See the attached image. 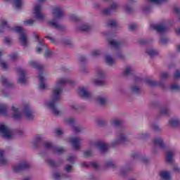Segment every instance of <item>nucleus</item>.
Instances as JSON below:
<instances>
[{
    "label": "nucleus",
    "instance_id": "obj_1",
    "mask_svg": "<svg viewBox=\"0 0 180 180\" xmlns=\"http://www.w3.org/2000/svg\"><path fill=\"white\" fill-rule=\"evenodd\" d=\"M68 83L73 84L74 81L65 77H60L57 79L52 89L51 100L44 102L45 106L51 109L55 116H60V115H61V111L57 108L56 105H57L58 102L61 99V94H63V88L64 87V85Z\"/></svg>",
    "mask_w": 180,
    "mask_h": 180
},
{
    "label": "nucleus",
    "instance_id": "obj_2",
    "mask_svg": "<svg viewBox=\"0 0 180 180\" xmlns=\"http://www.w3.org/2000/svg\"><path fill=\"white\" fill-rule=\"evenodd\" d=\"M27 120L31 121L34 119V111L30 107L27 102H22L21 105L18 103H13L11 107V116L14 120H20L22 119V112Z\"/></svg>",
    "mask_w": 180,
    "mask_h": 180
},
{
    "label": "nucleus",
    "instance_id": "obj_3",
    "mask_svg": "<svg viewBox=\"0 0 180 180\" xmlns=\"http://www.w3.org/2000/svg\"><path fill=\"white\" fill-rule=\"evenodd\" d=\"M5 30L8 32H14L15 33H18L19 34V40L20 43H21L22 46H27L29 44V39H27V32L23 27L15 26L13 27H11L9 24H8V20L5 18H1L0 20V34L4 33Z\"/></svg>",
    "mask_w": 180,
    "mask_h": 180
},
{
    "label": "nucleus",
    "instance_id": "obj_4",
    "mask_svg": "<svg viewBox=\"0 0 180 180\" xmlns=\"http://www.w3.org/2000/svg\"><path fill=\"white\" fill-rule=\"evenodd\" d=\"M52 13L53 15L54 19L49 21V25L54 27V29H57L58 30H63L64 26L58 24V20L63 18L64 15V11H63V8L60 6H56L52 10Z\"/></svg>",
    "mask_w": 180,
    "mask_h": 180
},
{
    "label": "nucleus",
    "instance_id": "obj_5",
    "mask_svg": "<svg viewBox=\"0 0 180 180\" xmlns=\"http://www.w3.org/2000/svg\"><path fill=\"white\" fill-rule=\"evenodd\" d=\"M43 2L44 0H38V2L34 4L32 13L37 20H44V14L41 13V9H43Z\"/></svg>",
    "mask_w": 180,
    "mask_h": 180
},
{
    "label": "nucleus",
    "instance_id": "obj_6",
    "mask_svg": "<svg viewBox=\"0 0 180 180\" xmlns=\"http://www.w3.org/2000/svg\"><path fill=\"white\" fill-rule=\"evenodd\" d=\"M39 91H44L45 89H47L49 88V85L46 84V78L44 77V74L43 72H40L39 74Z\"/></svg>",
    "mask_w": 180,
    "mask_h": 180
},
{
    "label": "nucleus",
    "instance_id": "obj_7",
    "mask_svg": "<svg viewBox=\"0 0 180 180\" xmlns=\"http://www.w3.org/2000/svg\"><path fill=\"white\" fill-rule=\"evenodd\" d=\"M13 131L6 124L0 123V136H12Z\"/></svg>",
    "mask_w": 180,
    "mask_h": 180
},
{
    "label": "nucleus",
    "instance_id": "obj_8",
    "mask_svg": "<svg viewBox=\"0 0 180 180\" xmlns=\"http://www.w3.org/2000/svg\"><path fill=\"white\" fill-rule=\"evenodd\" d=\"M77 92L79 96H81L82 98H84L85 99H89V98H91V96H92V94L89 92L88 89L84 86L79 87Z\"/></svg>",
    "mask_w": 180,
    "mask_h": 180
},
{
    "label": "nucleus",
    "instance_id": "obj_9",
    "mask_svg": "<svg viewBox=\"0 0 180 180\" xmlns=\"http://www.w3.org/2000/svg\"><path fill=\"white\" fill-rule=\"evenodd\" d=\"M18 82H20V84H26L27 82V79H26V70L22 68H19L18 70Z\"/></svg>",
    "mask_w": 180,
    "mask_h": 180
},
{
    "label": "nucleus",
    "instance_id": "obj_10",
    "mask_svg": "<svg viewBox=\"0 0 180 180\" xmlns=\"http://www.w3.org/2000/svg\"><path fill=\"white\" fill-rule=\"evenodd\" d=\"M30 165L27 162H22L20 165H17L13 167V171L14 172H20L22 169H26L29 168Z\"/></svg>",
    "mask_w": 180,
    "mask_h": 180
},
{
    "label": "nucleus",
    "instance_id": "obj_11",
    "mask_svg": "<svg viewBox=\"0 0 180 180\" xmlns=\"http://www.w3.org/2000/svg\"><path fill=\"white\" fill-rule=\"evenodd\" d=\"M46 148H52L53 153H56L57 154H61V153H64L65 150L63 148L57 147L53 146V143L50 142H47L45 143Z\"/></svg>",
    "mask_w": 180,
    "mask_h": 180
},
{
    "label": "nucleus",
    "instance_id": "obj_12",
    "mask_svg": "<svg viewBox=\"0 0 180 180\" xmlns=\"http://www.w3.org/2000/svg\"><path fill=\"white\" fill-rule=\"evenodd\" d=\"M106 40L108 44L107 51H113V35L112 34H106Z\"/></svg>",
    "mask_w": 180,
    "mask_h": 180
},
{
    "label": "nucleus",
    "instance_id": "obj_13",
    "mask_svg": "<svg viewBox=\"0 0 180 180\" xmlns=\"http://www.w3.org/2000/svg\"><path fill=\"white\" fill-rule=\"evenodd\" d=\"M127 141V136H120L118 138V140L114 141L113 147H116V146H120V144H124Z\"/></svg>",
    "mask_w": 180,
    "mask_h": 180
},
{
    "label": "nucleus",
    "instance_id": "obj_14",
    "mask_svg": "<svg viewBox=\"0 0 180 180\" xmlns=\"http://www.w3.org/2000/svg\"><path fill=\"white\" fill-rule=\"evenodd\" d=\"M153 144L155 147H159V148H165V143H164V141L161 138L155 139L153 141Z\"/></svg>",
    "mask_w": 180,
    "mask_h": 180
},
{
    "label": "nucleus",
    "instance_id": "obj_15",
    "mask_svg": "<svg viewBox=\"0 0 180 180\" xmlns=\"http://www.w3.org/2000/svg\"><path fill=\"white\" fill-rule=\"evenodd\" d=\"M9 164V160L5 158V151L0 150V165H7Z\"/></svg>",
    "mask_w": 180,
    "mask_h": 180
},
{
    "label": "nucleus",
    "instance_id": "obj_16",
    "mask_svg": "<svg viewBox=\"0 0 180 180\" xmlns=\"http://www.w3.org/2000/svg\"><path fill=\"white\" fill-rule=\"evenodd\" d=\"M168 124L171 127H178V126H180V120L179 118H171L168 122Z\"/></svg>",
    "mask_w": 180,
    "mask_h": 180
},
{
    "label": "nucleus",
    "instance_id": "obj_17",
    "mask_svg": "<svg viewBox=\"0 0 180 180\" xmlns=\"http://www.w3.org/2000/svg\"><path fill=\"white\" fill-rule=\"evenodd\" d=\"M71 143L75 148V150H79V147L81 146V139L77 137H75L72 139Z\"/></svg>",
    "mask_w": 180,
    "mask_h": 180
},
{
    "label": "nucleus",
    "instance_id": "obj_18",
    "mask_svg": "<svg viewBox=\"0 0 180 180\" xmlns=\"http://www.w3.org/2000/svg\"><path fill=\"white\" fill-rule=\"evenodd\" d=\"M90 30L91 26L88 23H83L77 27L78 32H88Z\"/></svg>",
    "mask_w": 180,
    "mask_h": 180
},
{
    "label": "nucleus",
    "instance_id": "obj_19",
    "mask_svg": "<svg viewBox=\"0 0 180 180\" xmlns=\"http://www.w3.org/2000/svg\"><path fill=\"white\" fill-rule=\"evenodd\" d=\"M0 115L8 116V105L6 103H0Z\"/></svg>",
    "mask_w": 180,
    "mask_h": 180
},
{
    "label": "nucleus",
    "instance_id": "obj_20",
    "mask_svg": "<svg viewBox=\"0 0 180 180\" xmlns=\"http://www.w3.org/2000/svg\"><path fill=\"white\" fill-rule=\"evenodd\" d=\"M3 55L4 53H2V51H0V67H1L3 70H8L9 68V65L8 64V62L1 58Z\"/></svg>",
    "mask_w": 180,
    "mask_h": 180
},
{
    "label": "nucleus",
    "instance_id": "obj_21",
    "mask_svg": "<svg viewBox=\"0 0 180 180\" xmlns=\"http://www.w3.org/2000/svg\"><path fill=\"white\" fill-rule=\"evenodd\" d=\"M96 146L97 148H99V150H101V151H102V152L106 151V150H108V144H106L102 141L97 142L96 143Z\"/></svg>",
    "mask_w": 180,
    "mask_h": 180
},
{
    "label": "nucleus",
    "instance_id": "obj_22",
    "mask_svg": "<svg viewBox=\"0 0 180 180\" xmlns=\"http://www.w3.org/2000/svg\"><path fill=\"white\" fill-rule=\"evenodd\" d=\"M15 9H20L23 6V0H11Z\"/></svg>",
    "mask_w": 180,
    "mask_h": 180
},
{
    "label": "nucleus",
    "instance_id": "obj_23",
    "mask_svg": "<svg viewBox=\"0 0 180 180\" xmlns=\"http://www.w3.org/2000/svg\"><path fill=\"white\" fill-rule=\"evenodd\" d=\"M29 65L32 68H36L37 70H41L43 68V65L39 64L37 62L34 61V60H31L29 61Z\"/></svg>",
    "mask_w": 180,
    "mask_h": 180
},
{
    "label": "nucleus",
    "instance_id": "obj_24",
    "mask_svg": "<svg viewBox=\"0 0 180 180\" xmlns=\"http://www.w3.org/2000/svg\"><path fill=\"white\" fill-rule=\"evenodd\" d=\"M112 12H113V4H110V6L103 10V13L104 15H107L108 16H109V15H111Z\"/></svg>",
    "mask_w": 180,
    "mask_h": 180
},
{
    "label": "nucleus",
    "instance_id": "obj_25",
    "mask_svg": "<svg viewBox=\"0 0 180 180\" xmlns=\"http://www.w3.org/2000/svg\"><path fill=\"white\" fill-rule=\"evenodd\" d=\"M172 158H174V152H172V150H169L166 155L167 162L171 164L172 162Z\"/></svg>",
    "mask_w": 180,
    "mask_h": 180
},
{
    "label": "nucleus",
    "instance_id": "obj_26",
    "mask_svg": "<svg viewBox=\"0 0 180 180\" xmlns=\"http://www.w3.org/2000/svg\"><path fill=\"white\" fill-rule=\"evenodd\" d=\"M65 123H67V124H69L70 126H72L77 123V120L72 117H70L68 118H65L64 120Z\"/></svg>",
    "mask_w": 180,
    "mask_h": 180
},
{
    "label": "nucleus",
    "instance_id": "obj_27",
    "mask_svg": "<svg viewBox=\"0 0 180 180\" xmlns=\"http://www.w3.org/2000/svg\"><path fill=\"white\" fill-rule=\"evenodd\" d=\"M133 68H131V66H126L125 69L122 72V75H124V77H127V75H130V74H131Z\"/></svg>",
    "mask_w": 180,
    "mask_h": 180
},
{
    "label": "nucleus",
    "instance_id": "obj_28",
    "mask_svg": "<svg viewBox=\"0 0 180 180\" xmlns=\"http://www.w3.org/2000/svg\"><path fill=\"white\" fill-rule=\"evenodd\" d=\"M160 175L161 178H162V179H165V180L171 179V174H169V172H168L167 171L161 172Z\"/></svg>",
    "mask_w": 180,
    "mask_h": 180
},
{
    "label": "nucleus",
    "instance_id": "obj_29",
    "mask_svg": "<svg viewBox=\"0 0 180 180\" xmlns=\"http://www.w3.org/2000/svg\"><path fill=\"white\" fill-rule=\"evenodd\" d=\"M149 127H150L151 129H153L155 131H161V130H162V129H161V127H160V125L154 122H150Z\"/></svg>",
    "mask_w": 180,
    "mask_h": 180
},
{
    "label": "nucleus",
    "instance_id": "obj_30",
    "mask_svg": "<svg viewBox=\"0 0 180 180\" xmlns=\"http://www.w3.org/2000/svg\"><path fill=\"white\" fill-rule=\"evenodd\" d=\"M1 82L2 83V84L4 85V86H11V85H12V83H11V82H9V80H8V79H6V77L2 76L1 78Z\"/></svg>",
    "mask_w": 180,
    "mask_h": 180
},
{
    "label": "nucleus",
    "instance_id": "obj_31",
    "mask_svg": "<svg viewBox=\"0 0 180 180\" xmlns=\"http://www.w3.org/2000/svg\"><path fill=\"white\" fill-rule=\"evenodd\" d=\"M74 133H84L85 131V127H73Z\"/></svg>",
    "mask_w": 180,
    "mask_h": 180
},
{
    "label": "nucleus",
    "instance_id": "obj_32",
    "mask_svg": "<svg viewBox=\"0 0 180 180\" xmlns=\"http://www.w3.org/2000/svg\"><path fill=\"white\" fill-rule=\"evenodd\" d=\"M105 62L108 65H112L113 64V56L107 55L105 56Z\"/></svg>",
    "mask_w": 180,
    "mask_h": 180
},
{
    "label": "nucleus",
    "instance_id": "obj_33",
    "mask_svg": "<svg viewBox=\"0 0 180 180\" xmlns=\"http://www.w3.org/2000/svg\"><path fill=\"white\" fill-rule=\"evenodd\" d=\"M146 54H148L150 57H154V56H157V54H158V51L155 49H148L146 51Z\"/></svg>",
    "mask_w": 180,
    "mask_h": 180
},
{
    "label": "nucleus",
    "instance_id": "obj_34",
    "mask_svg": "<svg viewBox=\"0 0 180 180\" xmlns=\"http://www.w3.org/2000/svg\"><path fill=\"white\" fill-rule=\"evenodd\" d=\"M34 22H36V20L30 18L25 20L24 25H25V26H33V25H34Z\"/></svg>",
    "mask_w": 180,
    "mask_h": 180
},
{
    "label": "nucleus",
    "instance_id": "obj_35",
    "mask_svg": "<svg viewBox=\"0 0 180 180\" xmlns=\"http://www.w3.org/2000/svg\"><path fill=\"white\" fill-rule=\"evenodd\" d=\"M53 133L57 136H63V134H64V129L62 128H56L53 130Z\"/></svg>",
    "mask_w": 180,
    "mask_h": 180
},
{
    "label": "nucleus",
    "instance_id": "obj_36",
    "mask_svg": "<svg viewBox=\"0 0 180 180\" xmlns=\"http://www.w3.org/2000/svg\"><path fill=\"white\" fill-rule=\"evenodd\" d=\"M123 122L120 120L115 119L114 120L113 127H122Z\"/></svg>",
    "mask_w": 180,
    "mask_h": 180
},
{
    "label": "nucleus",
    "instance_id": "obj_37",
    "mask_svg": "<svg viewBox=\"0 0 180 180\" xmlns=\"http://www.w3.org/2000/svg\"><path fill=\"white\" fill-rule=\"evenodd\" d=\"M153 27L157 32H164L165 30V27L161 25H155Z\"/></svg>",
    "mask_w": 180,
    "mask_h": 180
},
{
    "label": "nucleus",
    "instance_id": "obj_38",
    "mask_svg": "<svg viewBox=\"0 0 180 180\" xmlns=\"http://www.w3.org/2000/svg\"><path fill=\"white\" fill-rule=\"evenodd\" d=\"M53 177L55 178V179L56 180H60V179H63V178H67V176L64 175V174H60L58 172H56L53 174Z\"/></svg>",
    "mask_w": 180,
    "mask_h": 180
},
{
    "label": "nucleus",
    "instance_id": "obj_39",
    "mask_svg": "<svg viewBox=\"0 0 180 180\" xmlns=\"http://www.w3.org/2000/svg\"><path fill=\"white\" fill-rule=\"evenodd\" d=\"M93 84H94V85L101 86L105 84V81L100 79H93Z\"/></svg>",
    "mask_w": 180,
    "mask_h": 180
},
{
    "label": "nucleus",
    "instance_id": "obj_40",
    "mask_svg": "<svg viewBox=\"0 0 180 180\" xmlns=\"http://www.w3.org/2000/svg\"><path fill=\"white\" fill-rule=\"evenodd\" d=\"M122 42L119 40L114 39L113 41V49L114 50H116V49H119L122 46Z\"/></svg>",
    "mask_w": 180,
    "mask_h": 180
},
{
    "label": "nucleus",
    "instance_id": "obj_41",
    "mask_svg": "<svg viewBox=\"0 0 180 180\" xmlns=\"http://www.w3.org/2000/svg\"><path fill=\"white\" fill-rule=\"evenodd\" d=\"M97 101L98 103H100V105H105V103H106V102L108 101L106 98L103 96H98L97 98Z\"/></svg>",
    "mask_w": 180,
    "mask_h": 180
},
{
    "label": "nucleus",
    "instance_id": "obj_42",
    "mask_svg": "<svg viewBox=\"0 0 180 180\" xmlns=\"http://www.w3.org/2000/svg\"><path fill=\"white\" fill-rule=\"evenodd\" d=\"M96 123L98 126H100L101 127L106 124V122L105 121V120H102V119L96 120Z\"/></svg>",
    "mask_w": 180,
    "mask_h": 180
},
{
    "label": "nucleus",
    "instance_id": "obj_43",
    "mask_svg": "<svg viewBox=\"0 0 180 180\" xmlns=\"http://www.w3.org/2000/svg\"><path fill=\"white\" fill-rule=\"evenodd\" d=\"M105 167V168H112L113 167V160L112 159L107 160Z\"/></svg>",
    "mask_w": 180,
    "mask_h": 180
},
{
    "label": "nucleus",
    "instance_id": "obj_44",
    "mask_svg": "<svg viewBox=\"0 0 180 180\" xmlns=\"http://www.w3.org/2000/svg\"><path fill=\"white\" fill-rule=\"evenodd\" d=\"M91 55L92 57H98V56H101V50L95 49L91 53Z\"/></svg>",
    "mask_w": 180,
    "mask_h": 180
},
{
    "label": "nucleus",
    "instance_id": "obj_45",
    "mask_svg": "<svg viewBox=\"0 0 180 180\" xmlns=\"http://www.w3.org/2000/svg\"><path fill=\"white\" fill-rule=\"evenodd\" d=\"M19 59V56L16 53H12L10 55V61H16Z\"/></svg>",
    "mask_w": 180,
    "mask_h": 180
},
{
    "label": "nucleus",
    "instance_id": "obj_46",
    "mask_svg": "<svg viewBox=\"0 0 180 180\" xmlns=\"http://www.w3.org/2000/svg\"><path fill=\"white\" fill-rule=\"evenodd\" d=\"M167 78H169V74L163 72L160 75V81H164L165 79H167Z\"/></svg>",
    "mask_w": 180,
    "mask_h": 180
},
{
    "label": "nucleus",
    "instance_id": "obj_47",
    "mask_svg": "<svg viewBox=\"0 0 180 180\" xmlns=\"http://www.w3.org/2000/svg\"><path fill=\"white\" fill-rule=\"evenodd\" d=\"M140 91V87L139 86H134L131 87V91L133 94H137Z\"/></svg>",
    "mask_w": 180,
    "mask_h": 180
},
{
    "label": "nucleus",
    "instance_id": "obj_48",
    "mask_svg": "<svg viewBox=\"0 0 180 180\" xmlns=\"http://www.w3.org/2000/svg\"><path fill=\"white\" fill-rule=\"evenodd\" d=\"M170 89H172V91H179V89H180V86L177 84H172L170 86Z\"/></svg>",
    "mask_w": 180,
    "mask_h": 180
},
{
    "label": "nucleus",
    "instance_id": "obj_49",
    "mask_svg": "<svg viewBox=\"0 0 180 180\" xmlns=\"http://www.w3.org/2000/svg\"><path fill=\"white\" fill-rule=\"evenodd\" d=\"M65 171L66 172H72L73 171L72 165H67L66 166H65Z\"/></svg>",
    "mask_w": 180,
    "mask_h": 180
},
{
    "label": "nucleus",
    "instance_id": "obj_50",
    "mask_svg": "<svg viewBox=\"0 0 180 180\" xmlns=\"http://www.w3.org/2000/svg\"><path fill=\"white\" fill-rule=\"evenodd\" d=\"M165 1L167 0H148V2H151L152 4H162Z\"/></svg>",
    "mask_w": 180,
    "mask_h": 180
},
{
    "label": "nucleus",
    "instance_id": "obj_51",
    "mask_svg": "<svg viewBox=\"0 0 180 180\" xmlns=\"http://www.w3.org/2000/svg\"><path fill=\"white\" fill-rule=\"evenodd\" d=\"M129 29L131 30V32H134V30L137 29V25L136 24H131L129 25Z\"/></svg>",
    "mask_w": 180,
    "mask_h": 180
},
{
    "label": "nucleus",
    "instance_id": "obj_52",
    "mask_svg": "<svg viewBox=\"0 0 180 180\" xmlns=\"http://www.w3.org/2000/svg\"><path fill=\"white\" fill-rule=\"evenodd\" d=\"M167 113H169V110H168L167 108H163L160 110V115H165Z\"/></svg>",
    "mask_w": 180,
    "mask_h": 180
},
{
    "label": "nucleus",
    "instance_id": "obj_53",
    "mask_svg": "<svg viewBox=\"0 0 180 180\" xmlns=\"http://www.w3.org/2000/svg\"><path fill=\"white\" fill-rule=\"evenodd\" d=\"M3 140H5L6 141H9V140H13V136H2Z\"/></svg>",
    "mask_w": 180,
    "mask_h": 180
},
{
    "label": "nucleus",
    "instance_id": "obj_54",
    "mask_svg": "<svg viewBox=\"0 0 180 180\" xmlns=\"http://www.w3.org/2000/svg\"><path fill=\"white\" fill-rule=\"evenodd\" d=\"M84 157L87 158V157H91L92 155V151L91 150H86L84 153Z\"/></svg>",
    "mask_w": 180,
    "mask_h": 180
},
{
    "label": "nucleus",
    "instance_id": "obj_55",
    "mask_svg": "<svg viewBox=\"0 0 180 180\" xmlns=\"http://www.w3.org/2000/svg\"><path fill=\"white\" fill-rule=\"evenodd\" d=\"M68 161H70V162H74L75 161V156L70 155L68 157Z\"/></svg>",
    "mask_w": 180,
    "mask_h": 180
},
{
    "label": "nucleus",
    "instance_id": "obj_56",
    "mask_svg": "<svg viewBox=\"0 0 180 180\" xmlns=\"http://www.w3.org/2000/svg\"><path fill=\"white\" fill-rule=\"evenodd\" d=\"M119 22H117V20H114L113 21V28H114V30H116V29H119Z\"/></svg>",
    "mask_w": 180,
    "mask_h": 180
},
{
    "label": "nucleus",
    "instance_id": "obj_57",
    "mask_svg": "<svg viewBox=\"0 0 180 180\" xmlns=\"http://www.w3.org/2000/svg\"><path fill=\"white\" fill-rule=\"evenodd\" d=\"M105 77V72L103 70H99L98 72V78H103Z\"/></svg>",
    "mask_w": 180,
    "mask_h": 180
},
{
    "label": "nucleus",
    "instance_id": "obj_58",
    "mask_svg": "<svg viewBox=\"0 0 180 180\" xmlns=\"http://www.w3.org/2000/svg\"><path fill=\"white\" fill-rule=\"evenodd\" d=\"M48 164L51 167H57V165H56V162L53 160H48Z\"/></svg>",
    "mask_w": 180,
    "mask_h": 180
},
{
    "label": "nucleus",
    "instance_id": "obj_59",
    "mask_svg": "<svg viewBox=\"0 0 180 180\" xmlns=\"http://www.w3.org/2000/svg\"><path fill=\"white\" fill-rule=\"evenodd\" d=\"M70 20H78V17H77L75 15L70 14Z\"/></svg>",
    "mask_w": 180,
    "mask_h": 180
},
{
    "label": "nucleus",
    "instance_id": "obj_60",
    "mask_svg": "<svg viewBox=\"0 0 180 180\" xmlns=\"http://www.w3.org/2000/svg\"><path fill=\"white\" fill-rule=\"evenodd\" d=\"M90 165L91 167H93V168H98L99 167V165L98 164V162H91Z\"/></svg>",
    "mask_w": 180,
    "mask_h": 180
},
{
    "label": "nucleus",
    "instance_id": "obj_61",
    "mask_svg": "<svg viewBox=\"0 0 180 180\" xmlns=\"http://www.w3.org/2000/svg\"><path fill=\"white\" fill-rule=\"evenodd\" d=\"M16 134H19L20 136H22V134H25V131L22 129H17L15 131Z\"/></svg>",
    "mask_w": 180,
    "mask_h": 180
},
{
    "label": "nucleus",
    "instance_id": "obj_62",
    "mask_svg": "<svg viewBox=\"0 0 180 180\" xmlns=\"http://www.w3.org/2000/svg\"><path fill=\"white\" fill-rule=\"evenodd\" d=\"M173 11L176 15H179L180 13V9L179 8V7H174Z\"/></svg>",
    "mask_w": 180,
    "mask_h": 180
},
{
    "label": "nucleus",
    "instance_id": "obj_63",
    "mask_svg": "<svg viewBox=\"0 0 180 180\" xmlns=\"http://www.w3.org/2000/svg\"><path fill=\"white\" fill-rule=\"evenodd\" d=\"M174 77L175 78H180V71L176 70L174 73Z\"/></svg>",
    "mask_w": 180,
    "mask_h": 180
},
{
    "label": "nucleus",
    "instance_id": "obj_64",
    "mask_svg": "<svg viewBox=\"0 0 180 180\" xmlns=\"http://www.w3.org/2000/svg\"><path fill=\"white\" fill-rule=\"evenodd\" d=\"M70 106L73 110H77V109H78V105L76 104H72Z\"/></svg>",
    "mask_w": 180,
    "mask_h": 180
}]
</instances>
